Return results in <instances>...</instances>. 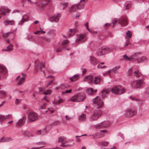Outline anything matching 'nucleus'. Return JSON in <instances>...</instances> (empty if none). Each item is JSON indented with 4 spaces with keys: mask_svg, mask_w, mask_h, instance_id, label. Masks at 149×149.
<instances>
[{
    "mask_svg": "<svg viewBox=\"0 0 149 149\" xmlns=\"http://www.w3.org/2000/svg\"><path fill=\"white\" fill-rule=\"evenodd\" d=\"M93 102L98 106L93 111L92 114L89 118V120L90 121H93L96 120L101 115L102 112L99 109L103 105V102L100 99L98 96L96 97L92 100Z\"/></svg>",
    "mask_w": 149,
    "mask_h": 149,
    "instance_id": "nucleus-1",
    "label": "nucleus"
},
{
    "mask_svg": "<svg viewBox=\"0 0 149 149\" xmlns=\"http://www.w3.org/2000/svg\"><path fill=\"white\" fill-rule=\"evenodd\" d=\"M146 56H142V53L140 52H137L132 54V61H136L139 63L147 60Z\"/></svg>",
    "mask_w": 149,
    "mask_h": 149,
    "instance_id": "nucleus-2",
    "label": "nucleus"
},
{
    "mask_svg": "<svg viewBox=\"0 0 149 149\" xmlns=\"http://www.w3.org/2000/svg\"><path fill=\"white\" fill-rule=\"evenodd\" d=\"M113 47H96L97 54L99 55H103L110 52L113 49Z\"/></svg>",
    "mask_w": 149,
    "mask_h": 149,
    "instance_id": "nucleus-3",
    "label": "nucleus"
},
{
    "mask_svg": "<svg viewBox=\"0 0 149 149\" xmlns=\"http://www.w3.org/2000/svg\"><path fill=\"white\" fill-rule=\"evenodd\" d=\"M111 91L115 94L120 95L125 92V89L124 88H121L119 86H115L111 88Z\"/></svg>",
    "mask_w": 149,
    "mask_h": 149,
    "instance_id": "nucleus-4",
    "label": "nucleus"
},
{
    "mask_svg": "<svg viewBox=\"0 0 149 149\" xmlns=\"http://www.w3.org/2000/svg\"><path fill=\"white\" fill-rule=\"evenodd\" d=\"M86 98L85 95L82 93L78 94L72 97L70 100L73 102H81Z\"/></svg>",
    "mask_w": 149,
    "mask_h": 149,
    "instance_id": "nucleus-5",
    "label": "nucleus"
},
{
    "mask_svg": "<svg viewBox=\"0 0 149 149\" xmlns=\"http://www.w3.org/2000/svg\"><path fill=\"white\" fill-rule=\"evenodd\" d=\"M28 121L29 122H32L38 119V115L36 112L31 111L28 114Z\"/></svg>",
    "mask_w": 149,
    "mask_h": 149,
    "instance_id": "nucleus-6",
    "label": "nucleus"
},
{
    "mask_svg": "<svg viewBox=\"0 0 149 149\" xmlns=\"http://www.w3.org/2000/svg\"><path fill=\"white\" fill-rule=\"evenodd\" d=\"M143 83V80H138L132 82L131 83V85L133 88H137L141 87Z\"/></svg>",
    "mask_w": 149,
    "mask_h": 149,
    "instance_id": "nucleus-7",
    "label": "nucleus"
},
{
    "mask_svg": "<svg viewBox=\"0 0 149 149\" xmlns=\"http://www.w3.org/2000/svg\"><path fill=\"white\" fill-rule=\"evenodd\" d=\"M136 113V111L135 110L128 109L125 111L124 115L127 117H132L135 115Z\"/></svg>",
    "mask_w": 149,
    "mask_h": 149,
    "instance_id": "nucleus-8",
    "label": "nucleus"
},
{
    "mask_svg": "<svg viewBox=\"0 0 149 149\" xmlns=\"http://www.w3.org/2000/svg\"><path fill=\"white\" fill-rule=\"evenodd\" d=\"M118 22L122 26H126L128 24L127 18L125 16L121 17L118 19Z\"/></svg>",
    "mask_w": 149,
    "mask_h": 149,
    "instance_id": "nucleus-9",
    "label": "nucleus"
},
{
    "mask_svg": "<svg viewBox=\"0 0 149 149\" xmlns=\"http://www.w3.org/2000/svg\"><path fill=\"white\" fill-rule=\"evenodd\" d=\"M24 118V117H23L22 118L19 119L17 121L15 125L16 127H20L23 125L25 122Z\"/></svg>",
    "mask_w": 149,
    "mask_h": 149,
    "instance_id": "nucleus-10",
    "label": "nucleus"
},
{
    "mask_svg": "<svg viewBox=\"0 0 149 149\" xmlns=\"http://www.w3.org/2000/svg\"><path fill=\"white\" fill-rule=\"evenodd\" d=\"M61 16V15L59 13H58L56 15H54L49 19V21L51 22H57L59 20V17Z\"/></svg>",
    "mask_w": 149,
    "mask_h": 149,
    "instance_id": "nucleus-11",
    "label": "nucleus"
},
{
    "mask_svg": "<svg viewBox=\"0 0 149 149\" xmlns=\"http://www.w3.org/2000/svg\"><path fill=\"white\" fill-rule=\"evenodd\" d=\"M9 10L6 7H0V14L5 16L6 13L9 12Z\"/></svg>",
    "mask_w": 149,
    "mask_h": 149,
    "instance_id": "nucleus-12",
    "label": "nucleus"
},
{
    "mask_svg": "<svg viewBox=\"0 0 149 149\" xmlns=\"http://www.w3.org/2000/svg\"><path fill=\"white\" fill-rule=\"evenodd\" d=\"M84 80L88 83L91 84L93 83V78L92 76L88 75L84 77Z\"/></svg>",
    "mask_w": 149,
    "mask_h": 149,
    "instance_id": "nucleus-13",
    "label": "nucleus"
},
{
    "mask_svg": "<svg viewBox=\"0 0 149 149\" xmlns=\"http://www.w3.org/2000/svg\"><path fill=\"white\" fill-rule=\"evenodd\" d=\"M91 63L94 66H95L98 63V61L94 57L91 56L90 59Z\"/></svg>",
    "mask_w": 149,
    "mask_h": 149,
    "instance_id": "nucleus-14",
    "label": "nucleus"
},
{
    "mask_svg": "<svg viewBox=\"0 0 149 149\" xmlns=\"http://www.w3.org/2000/svg\"><path fill=\"white\" fill-rule=\"evenodd\" d=\"M111 91V88H109L107 89H104L102 91V96L104 98L106 94H109Z\"/></svg>",
    "mask_w": 149,
    "mask_h": 149,
    "instance_id": "nucleus-15",
    "label": "nucleus"
},
{
    "mask_svg": "<svg viewBox=\"0 0 149 149\" xmlns=\"http://www.w3.org/2000/svg\"><path fill=\"white\" fill-rule=\"evenodd\" d=\"M66 139L63 136H60L58 138V142L61 143V144L62 143H68Z\"/></svg>",
    "mask_w": 149,
    "mask_h": 149,
    "instance_id": "nucleus-16",
    "label": "nucleus"
},
{
    "mask_svg": "<svg viewBox=\"0 0 149 149\" xmlns=\"http://www.w3.org/2000/svg\"><path fill=\"white\" fill-rule=\"evenodd\" d=\"M86 35L84 34H80L78 35V38H77L76 41L77 42H84L83 40L85 37Z\"/></svg>",
    "mask_w": 149,
    "mask_h": 149,
    "instance_id": "nucleus-17",
    "label": "nucleus"
},
{
    "mask_svg": "<svg viewBox=\"0 0 149 149\" xmlns=\"http://www.w3.org/2000/svg\"><path fill=\"white\" fill-rule=\"evenodd\" d=\"M7 72V70L5 67L3 65L0 64V72L4 74Z\"/></svg>",
    "mask_w": 149,
    "mask_h": 149,
    "instance_id": "nucleus-18",
    "label": "nucleus"
},
{
    "mask_svg": "<svg viewBox=\"0 0 149 149\" xmlns=\"http://www.w3.org/2000/svg\"><path fill=\"white\" fill-rule=\"evenodd\" d=\"M79 9V7L78 5H74L72 6L70 9L71 11H75Z\"/></svg>",
    "mask_w": 149,
    "mask_h": 149,
    "instance_id": "nucleus-19",
    "label": "nucleus"
},
{
    "mask_svg": "<svg viewBox=\"0 0 149 149\" xmlns=\"http://www.w3.org/2000/svg\"><path fill=\"white\" fill-rule=\"evenodd\" d=\"M79 78V75L76 74L70 78V80L71 81H76Z\"/></svg>",
    "mask_w": 149,
    "mask_h": 149,
    "instance_id": "nucleus-20",
    "label": "nucleus"
},
{
    "mask_svg": "<svg viewBox=\"0 0 149 149\" xmlns=\"http://www.w3.org/2000/svg\"><path fill=\"white\" fill-rule=\"evenodd\" d=\"M13 49V47H3L1 51L3 52H9L12 51Z\"/></svg>",
    "mask_w": 149,
    "mask_h": 149,
    "instance_id": "nucleus-21",
    "label": "nucleus"
},
{
    "mask_svg": "<svg viewBox=\"0 0 149 149\" xmlns=\"http://www.w3.org/2000/svg\"><path fill=\"white\" fill-rule=\"evenodd\" d=\"M120 66L119 65H118L113 67L111 69V72L113 73H116L118 72V70L120 68Z\"/></svg>",
    "mask_w": 149,
    "mask_h": 149,
    "instance_id": "nucleus-22",
    "label": "nucleus"
},
{
    "mask_svg": "<svg viewBox=\"0 0 149 149\" xmlns=\"http://www.w3.org/2000/svg\"><path fill=\"white\" fill-rule=\"evenodd\" d=\"M85 3V0H81L80 1V2L78 4V5L79 7V9L83 8Z\"/></svg>",
    "mask_w": 149,
    "mask_h": 149,
    "instance_id": "nucleus-23",
    "label": "nucleus"
},
{
    "mask_svg": "<svg viewBox=\"0 0 149 149\" xmlns=\"http://www.w3.org/2000/svg\"><path fill=\"white\" fill-rule=\"evenodd\" d=\"M59 100L58 101H56L54 102V104L57 105L60 104L61 103L64 102L65 100L63 99L60 98L59 97H58Z\"/></svg>",
    "mask_w": 149,
    "mask_h": 149,
    "instance_id": "nucleus-24",
    "label": "nucleus"
},
{
    "mask_svg": "<svg viewBox=\"0 0 149 149\" xmlns=\"http://www.w3.org/2000/svg\"><path fill=\"white\" fill-rule=\"evenodd\" d=\"M4 23L5 25H13L15 23V22L13 20H7L4 21Z\"/></svg>",
    "mask_w": 149,
    "mask_h": 149,
    "instance_id": "nucleus-25",
    "label": "nucleus"
},
{
    "mask_svg": "<svg viewBox=\"0 0 149 149\" xmlns=\"http://www.w3.org/2000/svg\"><path fill=\"white\" fill-rule=\"evenodd\" d=\"M123 58L126 61H132V54L130 56L128 57L126 55H124L123 56Z\"/></svg>",
    "mask_w": 149,
    "mask_h": 149,
    "instance_id": "nucleus-26",
    "label": "nucleus"
},
{
    "mask_svg": "<svg viewBox=\"0 0 149 149\" xmlns=\"http://www.w3.org/2000/svg\"><path fill=\"white\" fill-rule=\"evenodd\" d=\"M101 78L99 77H95L94 84H98L101 81Z\"/></svg>",
    "mask_w": 149,
    "mask_h": 149,
    "instance_id": "nucleus-27",
    "label": "nucleus"
},
{
    "mask_svg": "<svg viewBox=\"0 0 149 149\" xmlns=\"http://www.w3.org/2000/svg\"><path fill=\"white\" fill-rule=\"evenodd\" d=\"M25 78V77H22L18 81V85H20L22 84L24 82Z\"/></svg>",
    "mask_w": 149,
    "mask_h": 149,
    "instance_id": "nucleus-28",
    "label": "nucleus"
},
{
    "mask_svg": "<svg viewBox=\"0 0 149 149\" xmlns=\"http://www.w3.org/2000/svg\"><path fill=\"white\" fill-rule=\"evenodd\" d=\"M35 70L36 72H37L39 68V62L38 59L35 61Z\"/></svg>",
    "mask_w": 149,
    "mask_h": 149,
    "instance_id": "nucleus-29",
    "label": "nucleus"
},
{
    "mask_svg": "<svg viewBox=\"0 0 149 149\" xmlns=\"http://www.w3.org/2000/svg\"><path fill=\"white\" fill-rule=\"evenodd\" d=\"M21 133L25 135H26V134H29L27 135V136L30 137H32L33 136V134L29 133V132H27L23 130H22L21 131Z\"/></svg>",
    "mask_w": 149,
    "mask_h": 149,
    "instance_id": "nucleus-30",
    "label": "nucleus"
},
{
    "mask_svg": "<svg viewBox=\"0 0 149 149\" xmlns=\"http://www.w3.org/2000/svg\"><path fill=\"white\" fill-rule=\"evenodd\" d=\"M86 91L87 93L89 95H91L93 94L94 92L93 89L91 88H88Z\"/></svg>",
    "mask_w": 149,
    "mask_h": 149,
    "instance_id": "nucleus-31",
    "label": "nucleus"
},
{
    "mask_svg": "<svg viewBox=\"0 0 149 149\" xmlns=\"http://www.w3.org/2000/svg\"><path fill=\"white\" fill-rule=\"evenodd\" d=\"M0 87V89H1ZM6 96V92L0 90V97L1 98H3Z\"/></svg>",
    "mask_w": 149,
    "mask_h": 149,
    "instance_id": "nucleus-32",
    "label": "nucleus"
},
{
    "mask_svg": "<svg viewBox=\"0 0 149 149\" xmlns=\"http://www.w3.org/2000/svg\"><path fill=\"white\" fill-rule=\"evenodd\" d=\"M86 119V115L85 114H82L79 117V120L80 121H82Z\"/></svg>",
    "mask_w": 149,
    "mask_h": 149,
    "instance_id": "nucleus-33",
    "label": "nucleus"
},
{
    "mask_svg": "<svg viewBox=\"0 0 149 149\" xmlns=\"http://www.w3.org/2000/svg\"><path fill=\"white\" fill-rule=\"evenodd\" d=\"M102 122L104 128L107 127L109 125L110 123L108 121H104Z\"/></svg>",
    "mask_w": 149,
    "mask_h": 149,
    "instance_id": "nucleus-34",
    "label": "nucleus"
},
{
    "mask_svg": "<svg viewBox=\"0 0 149 149\" xmlns=\"http://www.w3.org/2000/svg\"><path fill=\"white\" fill-rule=\"evenodd\" d=\"M50 78L52 79L51 80L49 81V82L48 83V84L47 86V87H48L50 84H51L53 82V81H54V77L50 75V76H48L47 77H46V78Z\"/></svg>",
    "mask_w": 149,
    "mask_h": 149,
    "instance_id": "nucleus-35",
    "label": "nucleus"
},
{
    "mask_svg": "<svg viewBox=\"0 0 149 149\" xmlns=\"http://www.w3.org/2000/svg\"><path fill=\"white\" fill-rule=\"evenodd\" d=\"M63 48L62 47H55L54 49L57 52H59L61 51L63 49H64L65 47H63Z\"/></svg>",
    "mask_w": 149,
    "mask_h": 149,
    "instance_id": "nucleus-36",
    "label": "nucleus"
},
{
    "mask_svg": "<svg viewBox=\"0 0 149 149\" xmlns=\"http://www.w3.org/2000/svg\"><path fill=\"white\" fill-rule=\"evenodd\" d=\"M107 132V131L106 130H101L99 133L100 135V137H102L104 136V134Z\"/></svg>",
    "mask_w": 149,
    "mask_h": 149,
    "instance_id": "nucleus-37",
    "label": "nucleus"
},
{
    "mask_svg": "<svg viewBox=\"0 0 149 149\" xmlns=\"http://www.w3.org/2000/svg\"><path fill=\"white\" fill-rule=\"evenodd\" d=\"M103 123L101 122L100 123L97 124L96 126V127L97 128L100 129L104 127L103 125Z\"/></svg>",
    "mask_w": 149,
    "mask_h": 149,
    "instance_id": "nucleus-38",
    "label": "nucleus"
},
{
    "mask_svg": "<svg viewBox=\"0 0 149 149\" xmlns=\"http://www.w3.org/2000/svg\"><path fill=\"white\" fill-rule=\"evenodd\" d=\"M65 143H62V144H61L60 146L61 147H71L72 146H73L74 144V143H73L72 144H67V145H65Z\"/></svg>",
    "mask_w": 149,
    "mask_h": 149,
    "instance_id": "nucleus-39",
    "label": "nucleus"
},
{
    "mask_svg": "<svg viewBox=\"0 0 149 149\" xmlns=\"http://www.w3.org/2000/svg\"><path fill=\"white\" fill-rule=\"evenodd\" d=\"M62 45L64 46H68L69 45V42L68 40H64L62 43Z\"/></svg>",
    "mask_w": 149,
    "mask_h": 149,
    "instance_id": "nucleus-40",
    "label": "nucleus"
},
{
    "mask_svg": "<svg viewBox=\"0 0 149 149\" xmlns=\"http://www.w3.org/2000/svg\"><path fill=\"white\" fill-rule=\"evenodd\" d=\"M36 134L38 135H45L44 131H41L40 130L37 131Z\"/></svg>",
    "mask_w": 149,
    "mask_h": 149,
    "instance_id": "nucleus-41",
    "label": "nucleus"
},
{
    "mask_svg": "<svg viewBox=\"0 0 149 149\" xmlns=\"http://www.w3.org/2000/svg\"><path fill=\"white\" fill-rule=\"evenodd\" d=\"M7 116H5L4 115H0V122H2L4 120L7 119Z\"/></svg>",
    "mask_w": 149,
    "mask_h": 149,
    "instance_id": "nucleus-42",
    "label": "nucleus"
},
{
    "mask_svg": "<svg viewBox=\"0 0 149 149\" xmlns=\"http://www.w3.org/2000/svg\"><path fill=\"white\" fill-rule=\"evenodd\" d=\"M134 75L137 77H140L141 74L139 72V71H136L134 72Z\"/></svg>",
    "mask_w": 149,
    "mask_h": 149,
    "instance_id": "nucleus-43",
    "label": "nucleus"
},
{
    "mask_svg": "<svg viewBox=\"0 0 149 149\" xmlns=\"http://www.w3.org/2000/svg\"><path fill=\"white\" fill-rule=\"evenodd\" d=\"M43 93L45 95H50L51 94V91L50 90H47L46 91L44 92Z\"/></svg>",
    "mask_w": 149,
    "mask_h": 149,
    "instance_id": "nucleus-44",
    "label": "nucleus"
},
{
    "mask_svg": "<svg viewBox=\"0 0 149 149\" xmlns=\"http://www.w3.org/2000/svg\"><path fill=\"white\" fill-rule=\"evenodd\" d=\"M36 144L37 145H40V146H44V145L45 144V142H36ZM45 146H44V147Z\"/></svg>",
    "mask_w": 149,
    "mask_h": 149,
    "instance_id": "nucleus-45",
    "label": "nucleus"
},
{
    "mask_svg": "<svg viewBox=\"0 0 149 149\" xmlns=\"http://www.w3.org/2000/svg\"><path fill=\"white\" fill-rule=\"evenodd\" d=\"M13 139L11 137H5V142H8L9 141H12L13 140Z\"/></svg>",
    "mask_w": 149,
    "mask_h": 149,
    "instance_id": "nucleus-46",
    "label": "nucleus"
},
{
    "mask_svg": "<svg viewBox=\"0 0 149 149\" xmlns=\"http://www.w3.org/2000/svg\"><path fill=\"white\" fill-rule=\"evenodd\" d=\"M12 32H9L6 33H4L3 35V36L4 37H7L8 36L9 34H11L12 33Z\"/></svg>",
    "mask_w": 149,
    "mask_h": 149,
    "instance_id": "nucleus-47",
    "label": "nucleus"
},
{
    "mask_svg": "<svg viewBox=\"0 0 149 149\" xmlns=\"http://www.w3.org/2000/svg\"><path fill=\"white\" fill-rule=\"evenodd\" d=\"M61 5L63 6V9L64 10V8L66 7L68 5V3L66 2H63L61 3Z\"/></svg>",
    "mask_w": 149,
    "mask_h": 149,
    "instance_id": "nucleus-48",
    "label": "nucleus"
},
{
    "mask_svg": "<svg viewBox=\"0 0 149 149\" xmlns=\"http://www.w3.org/2000/svg\"><path fill=\"white\" fill-rule=\"evenodd\" d=\"M29 17L27 15H24L22 17V19H23L24 21H26L28 19Z\"/></svg>",
    "mask_w": 149,
    "mask_h": 149,
    "instance_id": "nucleus-49",
    "label": "nucleus"
},
{
    "mask_svg": "<svg viewBox=\"0 0 149 149\" xmlns=\"http://www.w3.org/2000/svg\"><path fill=\"white\" fill-rule=\"evenodd\" d=\"M125 10L128 9L131 6V5L130 3H126L125 4Z\"/></svg>",
    "mask_w": 149,
    "mask_h": 149,
    "instance_id": "nucleus-50",
    "label": "nucleus"
},
{
    "mask_svg": "<svg viewBox=\"0 0 149 149\" xmlns=\"http://www.w3.org/2000/svg\"><path fill=\"white\" fill-rule=\"evenodd\" d=\"M97 67L98 68L102 69V68H107V66H106L105 65L102 66V65H101L100 64H99L98 65H97Z\"/></svg>",
    "mask_w": 149,
    "mask_h": 149,
    "instance_id": "nucleus-51",
    "label": "nucleus"
},
{
    "mask_svg": "<svg viewBox=\"0 0 149 149\" xmlns=\"http://www.w3.org/2000/svg\"><path fill=\"white\" fill-rule=\"evenodd\" d=\"M69 31L73 35L75 33L76 30L74 29H70Z\"/></svg>",
    "mask_w": 149,
    "mask_h": 149,
    "instance_id": "nucleus-52",
    "label": "nucleus"
},
{
    "mask_svg": "<svg viewBox=\"0 0 149 149\" xmlns=\"http://www.w3.org/2000/svg\"><path fill=\"white\" fill-rule=\"evenodd\" d=\"M109 143V142L107 141H103L102 142V145L103 146H107Z\"/></svg>",
    "mask_w": 149,
    "mask_h": 149,
    "instance_id": "nucleus-53",
    "label": "nucleus"
},
{
    "mask_svg": "<svg viewBox=\"0 0 149 149\" xmlns=\"http://www.w3.org/2000/svg\"><path fill=\"white\" fill-rule=\"evenodd\" d=\"M127 36V37H130L132 35V32L130 31H128L126 33Z\"/></svg>",
    "mask_w": 149,
    "mask_h": 149,
    "instance_id": "nucleus-54",
    "label": "nucleus"
},
{
    "mask_svg": "<svg viewBox=\"0 0 149 149\" xmlns=\"http://www.w3.org/2000/svg\"><path fill=\"white\" fill-rule=\"evenodd\" d=\"M38 89L39 90V93L40 94H41V93L43 92L45 90L43 88L41 87H39Z\"/></svg>",
    "mask_w": 149,
    "mask_h": 149,
    "instance_id": "nucleus-55",
    "label": "nucleus"
},
{
    "mask_svg": "<svg viewBox=\"0 0 149 149\" xmlns=\"http://www.w3.org/2000/svg\"><path fill=\"white\" fill-rule=\"evenodd\" d=\"M5 142L4 137H2L1 138H0V143Z\"/></svg>",
    "mask_w": 149,
    "mask_h": 149,
    "instance_id": "nucleus-56",
    "label": "nucleus"
},
{
    "mask_svg": "<svg viewBox=\"0 0 149 149\" xmlns=\"http://www.w3.org/2000/svg\"><path fill=\"white\" fill-rule=\"evenodd\" d=\"M44 147V146H39L38 147H32L30 149H38L41 148H43Z\"/></svg>",
    "mask_w": 149,
    "mask_h": 149,
    "instance_id": "nucleus-57",
    "label": "nucleus"
},
{
    "mask_svg": "<svg viewBox=\"0 0 149 149\" xmlns=\"http://www.w3.org/2000/svg\"><path fill=\"white\" fill-rule=\"evenodd\" d=\"M24 21L23 19H22V20L19 22L18 24V25H22L24 23Z\"/></svg>",
    "mask_w": 149,
    "mask_h": 149,
    "instance_id": "nucleus-58",
    "label": "nucleus"
},
{
    "mask_svg": "<svg viewBox=\"0 0 149 149\" xmlns=\"http://www.w3.org/2000/svg\"><path fill=\"white\" fill-rule=\"evenodd\" d=\"M45 65L43 63H42L41 64L40 66V68L41 70L44 67Z\"/></svg>",
    "mask_w": 149,
    "mask_h": 149,
    "instance_id": "nucleus-59",
    "label": "nucleus"
},
{
    "mask_svg": "<svg viewBox=\"0 0 149 149\" xmlns=\"http://www.w3.org/2000/svg\"><path fill=\"white\" fill-rule=\"evenodd\" d=\"M67 86L68 85L67 84H65L64 85H63L61 86V88L62 89H63L64 88H67Z\"/></svg>",
    "mask_w": 149,
    "mask_h": 149,
    "instance_id": "nucleus-60",
    "label": "nucleus"
},
{
    "mask_svg": "<svg viewBox=\"0 0 149 149\" xmlns=\"http://www.w3.org/2000/svg\"><path fill=\"white\" fill-rule=\"evenodd\" d=\"M20 102V101H19L18 99H16L15 101V104H18Z\"/></svg>",
    "mask_w": 149,
    "mask_h": 149,
    "instance_id": "nucleus-61",
    "label": "nucleus"
},
{
    "mask_svg": "<svg viewBox=\"0 0 149 149\" xmlns=\"http://www.w3.org/2000/svg\"><path fill=\"white\" fill-rule=\"evenodd\" d=\"M71 90L69 89V90H66L64 92V93H70L71 92Z\"/></svg>",
    "mask_w": 149,
    "mask_h": 149,
    "instance_id": "nucleus-62",
    "label": "nucleus"
},
{
    "mask_svg": "<svg viewBox=\"0 0 149 149\" xmlns=\"http://www.w3.org/2000/svg\"><path fill=\"white\" fill-rule=\"evenodd\" d=\"M116 23V21L115 19H113L112 20V26H113Z\"/></svg>",
    "mask_w": 149,
    "mask_h": 149,
    "instance_id": "nucleus-63",
    "label": "nucleus"
},
{
    "mask_svg": "<svg viewBox=\"0 0 149 149\" xmlns=\"http://www.w3.org/2000/svg\"><path fill=\"white\" fill-rule=\"evenodd\" d=\"M145 93L146 94L149 96V88L146 89Z\"/></svg>",
    "mask_w": 149,
    "mask_h": 149,
    "instance_id": "nucleus-64",
    "label": "nucleus"
}]
</instances>
